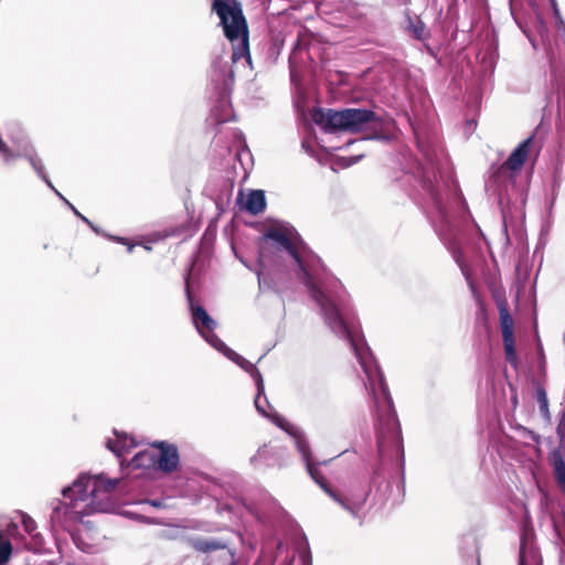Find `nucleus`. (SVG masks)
<instances>
[{
	"instance_id": "obj_1",
	"label": "nucleus",
	"mask_w": 565,
	"mask_h": 565,
	"mask_svg": "<svg viewBox=\"0 0 565 565\" xmlns=\"http://www.w3.org/2000/svg\"><path fill=\"white\" fill-rule=\"evenodd\" d=\"M118 484V479L106 480L104 476H79L72 487L63 490V495L71 499L74 513L79 515L110 510V493Z\"/></svg>"
},
{
	"instance_id": "obj_2",
	"label": "nucleus",
	"mask_w": 565,
	"mask_h": 565,
	"mask_svg": "<svg viewBox=\"0 0 565 565\" xmlns=\"http://www.w3.org/2000/svg\"><path fill=\"white\" fill-rule=\"evenodd\" d=\"M268 239L279 244L281 248L287 250L295 258L300 268L301 279L308 287L311 297L319 303L327 322L334 332L345 334L347 328L334 302L313 282L311 278L310 263L307 259L305 252L296 247L288 235L281 230L274 228L268 231L265 236V243H267Z\"/></svg>"
},
{
	"instance_id": "obj_3",
	"label": "nucleus",
	"mask_w": 565,
	"mask_h": 565,
	"mask_svg": "<svg viewBox=\"0 0 565 565\" xmlns=\"http://www.w3.org/2000/svg\"><path fill=\"white\" fill-rule=\"evenodd\" d=\"M312 119L328 132H364L366 138H376L382 130L380 117L367 109H319L313 113Z\"/></svg>"
},
{
	"instance_id": "obj_4",
	"label": "nucleus",
	"mask_w": 565,
	"mask_h": 565,
	"mask_svg": "<svg viewBox=\"0 0 565 565\" xmlns=\"http://www.w3.org/2000/svg\"><path fill=\"white\" fill-rule=\"evenodd\" d=\"M213 9L221 19L224 33L231 41H238V51L233 53V58L241 57L248 49L247 24L242 10L235 0H214Z\"/></svg>"
},
{
	"instance_id": "obj_5",
	"label": "nucleus",
	"mask_w": 565,
	"mask_h": 565,
	"mask_svg": "<svg viewBox=\"0 0 565 565\" xmlns=\"http://www.w3.org/2000/svg\"><path fill=\"white\" fill-rule=\"evenodd\" d=\"M532 143V138L524 140L519 147L510 154L507 161L498 169L494 177L500 179H513L514 175L522 169V166L529 154V149Z\"/></svg>"
},
{
	"instance_id": "obj_6",
	"label": "nucleus",
	"mask_w": 565,
	"mask_h": 565,
	"mask_svg": "<svg viewBox=\"0 0 565 565\" xmlns=\"http://www.w3.org/2000/svg\"><path fill=\"white\" fill-rule=\"evenodd\" d=\"M193 322L198 329V331L206 338V340L211 341L209 333H212L216 322L209 316V313L205 311L204 308L201 306H194L192 303V298L190 295V291H188ZM211 337H214V334H211Z\"/></svg>"
},
{
	"instance_id": "obj_7",
	"label": "nucleus",
	"mask_w": 565,
	"mask_h": 565,
	"mask_svg": "<svg viewBox=\"0 0 565 565\" xmlns=\"http://www.w3.org/2000/svg\"><path fill=\"white\" fill-rule=\"evenodd\" d=\"M160 459H159V468L163 471H172L177 468L179 462V456L177 449L173 446H166L163 443L159 444Z\"/></svg>"
},
{
	"instance_id": "obj_8",
	"label": "nucleus",
	"mask_w": 565,
	"mask_h": 565,
	"mask_svg": "<svg viewBox=\"0 0 565 565\" xmlns=\"http://www.w3.org/2000/svg\"><path fill=\"white\" fill-rule=\"evenodd\" d=\"M265 206V194L260 190L250 191L243 203V209L253 215L262 213Z\"/></svg>"
},
{
	"instance_id": "obj_9",
	"label": "nucleus",
	"mask_w": 565,
	"mask_h": 565,
	"mask_svg": "<svg viewBox=\"0 0 565 565\" xmlns=\"http://www.w3.org/2000/svg\"><path fill=\"white\" fill-rule=\"evenodd\" d=\"M552 463L554 468V475L557 482L565 487V462L559 450H555L552 454Z\"/></svg>"
},
{
	"instance_id": "obj_10",
	"label": "nucleus",
	"mask_w": 565,
	"mask_h": 565,
	"mask_svg": "<svg viewBox=\"0 0 565 565\" xmlns=\"http://www.w3.org/2000/svg\"><path fill=\"white\" fill-rule=\"evenodd\" d=\"M499 311H500V326H501V331H502V338L513 335V319L510 316V313L507 309V306L500 305Z\"/></svg>"
},
{
	"instance_id": "obj_11",
	"label": "nucleus",
	"mask_w": 565,
	"mask_h": 565,
	"mask_svg": "<svg viewBox=\"0 0 565 565\" xmlns=\"http://www.w3.org/2000/svg\"><path fill=\"white\" fill-rule=\"evenodd\" d=\"M11 555L12 544L9 534L4 531H0V565L7 564Z\"/></svg>"
},
{
	"instance_id": "obj_12",
	"label": "nucleus",
	"mask_w": 565,
	"mask_h": 565,
	"mask_svg": "<svg viewBox=\"0 0 565 565\" xmlns=\"http://www.w3.org/2000/svg\"><path fill=\"white\" fill-rule=\"evenodd\" d=\"M307 469H308V472L310 473V476L312 477V479L321 486V488H323V490L329 493L334 500H337L338 502L342 503L341 500L338 498V495L331 491V489L328 487L327 482H326V479L323 478V476L320 473V471L313 466V463L311 461H308V465H307Z\"/></svg>"
},
{
	"instance_id": "obj_13",
	"label": "nucleus",
	"mask_w": 565,
	"mask_h": 565,
	"mask_svg": "<svg viewBox=\"0 0 565 565\" xmlns=\"http://www.w3.org/2000/svg\"><path fill=\"white\" fill-rule=\"evenodd\" d=\"M192 546L196 550V551H200V552H203V553H206V552H211V551H216V550H220V548H224L225 547V544L218 542V541H214V540H203V539H199V540H194L192 542Z\"/></svg>"
},
{
	"instance_id": "obj_14",
	"label": "nucleus",
	"mask_w": 565,
	"mask_h": 565,
	"mask_svg": "<svg viewBox=\"0 0 565 565\" xmlns=\"http://www.w3.org/2000/svg\"><path fill=\"white\" fill-rule=\"evenodd\" d=\"M375 375H376V381L379 383V386H380L382 395H383V403H384L383 408L386 412L387 418H390L392 416V401L388 396V392L383 382L382 375L380 373H377Z\"/></svg>"
},
{
	"instance_id": "obj_15",
	"label": "nucleus",
	"mask_w": 565,
	"mask_h": 565,
	"mask_svg": "<svg viewBox=\"0 0 565 565\" xmlns=\"http://www.w3.org/2000/svg\"><path fill=\"white\" fill-rule=\"evenodd\" d=\"M108 448L116 455L120 456L127 448L131 447V441L128 443L127 437H119L116 441L109 440L107 444Z\"/></svg>"
},
{
	"instance_id": "obj_16",
	"label": "nucleus",
	"mask_w": 565,
	"mask_h": 565,
	"mask_svg": "<svg viewBox=\"0 0 565 565\" xmlns=\"http://www.w3.org/2000/svg\"><path fill=\"white\" fill-rule=\"evenodd\" d=\"M537 401L540 403V409L544 416H548V403L546 392L543 387H537L536 390Z\"/></svg>"
},
{
	"instance_id": "obj_17",
	"label": "nucleus",
	"mask_w": 565,
	"mask_h": 565,
	"mask_svg": "<svg viewBox=\"0 0 565 565\" xmlns=\"http://www.w3.org/2000/svg\"><path fill=\"white\" fill-rule=\"evenodd\" d=\"M503 343H504L507 358L510 361H513L515 359L513 335L503 338Z\"/></svg>"
},
{
	"instance_id": "obj_18",
	"label": "nucleus",
	"mask_w": 565,
	"mask_h": 565,
	"mask_svg": "<svg viewBox=\"0 0 565 565\" xmlns=\"http://www.w3.org/2000/svg\"><path fill=\"white\" fill-rule=\"evenodd\" d=\"M234 362L238 364L242 369L246 370L247 372H253L255 370V366L239 354L235 355Z\"/></svg>"
},
{
	"instance_id": "obj_19",
	"label": "nucleus",
	"mask_w": 565,
	"mask_h": 565,
	"mask_svg": "<svg viewBox=\"0 0 565 565\" xmlns=\"http://www.w3.org/2000/svg\"><path fill=\"white\" fill-rule=\"evenodd\" d=\"M297 446H298V449L299 451L302 454L303 458L306 459V461H311L310 460V449H309V445L306 440L303 439H299L297 441Z\"/></svg>"
},
{
	"instance_id": "obj_20",
	"label": "nucleus",
	"mask_w": 565,
	"mask_h": 565,
	"mask_svg": "<svg viewBox=\"0 0 565 565\" xmlns=\"http://www.w3.org/2000/svg\"><path fill=\"white\" fill-rule=\"evenodd\" d=\"M554 527L558 535L565 534V513H563L559 522H554Z\"/></svg>"
},
{
	"instance_id": "obj_21",
	"label": "nucleus",
	"mask_w": 565,
	"mask_h": 565,
	"mask_svg": "<svg viewBox=\"0 0 565 565\" xmlns=\"http://www.w3.org/2000/svg\"><path fill=\"white\" fill-rule=\"evenodd\" d=\"M23 524H24V529H25V531H26L28 533H30V534H31V533L33 532V530L35 529L34 523H33V520H32L31 518H28V519L23 518Z\"/></svg>"
},
{
	"instance_id": "obj_22",
	"label": "nucleus",
	"mask_w": 565,
	"mask_h": 565,
	"mask_svg": "<svg viewBox=\"0 0 565 565\" xmlns=\"http://www.w3.org/2000/svg\"><path fill=\"white\" fill-rule=\"evenodd\" d=\"M425 25L423 22L418 21L416 25H414V33L417 38H422L424 35Z\"/></svg>"
},
{
	"instance_id": "obj_23",
	"label": "nucleus",
	"mask_w": 565,
	"mask_h": 565,
	"mask_svg": "<svg viewBox=\"0 0 565 565\" xmlns=\"http://www.w3.org/2000/svg\"><path fill=\"white\" fill-rule=\"evenodd\" d=\"M363 367H364L365 373H366V375L369 377L372 394L375 395V379L373 377V375L371 374L370 370H367L364 364H363Z\"/></svg>"
},
{
	"instance_id": "obj_24",
	"label": "nucleus",
	"mask_w": 565,
	"mask_h": 565,
	"mask_svg": "<svg viewBox=\"0 0 565 565\" xmlns=\"http://www.w3.org/2000/svg\"><path fill=\"white\" fill-rule=\"evenodd\" d=\"M146 457H149L150 459H152L151 455H149L147 452H139L138 455H136L134 460L137 462V465H141Z\"/></svg>"
},
{
	"instance_id": "obj_25",
	"label": "nucleus",
	"mask_w": 565,
	"mask_h": 565,
	"mask_svg": "<svg viewBox=\"0 0 565 565\" xmlns=\"http://www.w3.org/2000/svg\"><path fill=\"white\" fill-rule=\"evenodd\" d=\"M226 355L232 360L234 361L235 360V355H238L236 352L232 351V350H227L226 352Z\"/></svg>"
},
{
	"instance_id": "obj_26",
	"label": "nucleus",
	"mask_w": 565,
	"mask_h": 565,
	"mask_svg": "<svg viewBox=\"0 0 565 565\" xmlns=\"http://www.w3.org/2000/svg\"><path fill=\"white\" fill-rule=\"evenodd\" d=\"M265 248L266 247L264 245L260 246V249H259V259H260V262L263 260V258L265 256Z\"/></svg>"
},
{
	"instance_id": "obj_27",
	"label": "nucleus",
	"mask_w": 565,
	"mask_h": 565,
	"mask_svg": "<svg viewBox=\"0 0 565 565\" xmlns=\"http://www.w3.org/2000/svg\"><path fill=\"white\" fill-rule=\"evenodd\" d=\"M255 405H256V407H257V409H258V411H260V412H263V413H264V411L259 407L258 398H256V401H255Z\"/></svg>"
},
{
	"instance_id": "obj_28",
	"label": "nucleus",
	"mask_w": 565,
	"mask_h": 565,
	"mask_svg": "<svg viewBox=\"0 0 565 565\" xmlns=\"http://www.w3.org/2000/svg\"><path fill=\"white\" fill-rule=\"evenodd\" d=\"M377 443H379V448L381 450L382 449V437H381V435L379 436V441Z\"/></svg>"
},
{
	"instance_id": "obj_29",
	"label": "nucleus",
	"mask_w": 565,
	"mask_h": 565,
	"mask_svg": "<svg viewBox=\"0 0 565 565\" xmlns=\"http://www.w3.org/2000/svg\"><path fill=\"white\" fill-rule=\"evenodd\" d=\"M15 529H17L15 524H10V525L8 526V531H10V530H15Z\"/></svg>"
},
{
	"instance_id": "obj_30",
	"label": "nucleus",
	"mask_w": 565,
	"mask_h": 565,
	"mask_svg": "<svg viewBox=\"0 0 565 565\" xmlns=\"http://www.w3.org/2000/svg\"><path fill=\"white\" fill-rule=\"evenodd\" d=\"M29 160H30L31 166L35 167V161L32 158H30Z\"/></svg>"
},
{
	"instance_id": "obj_31",
	"label": "nucleus",
	"mask_w": 565,
	"mask_h": 565,
	"mask_svg": "<svg viewBox=\"0 0 565 565\" xmlns=\"http://www.w3.org/2000/svg\"><path fill=\"white\" fill-rule=\"evenodd\" d=\"M375 404H376L377 407H380V405H379L380 401H379V397H376V396H375Z\"/></svg>"
}]
</instances>
